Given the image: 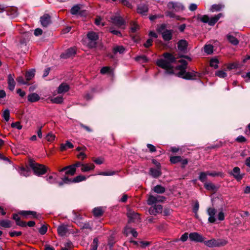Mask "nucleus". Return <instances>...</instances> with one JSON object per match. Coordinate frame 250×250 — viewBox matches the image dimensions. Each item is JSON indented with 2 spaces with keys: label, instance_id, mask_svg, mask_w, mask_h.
<instances>
[{
  "label": "nucleus",
  "instance_id": "f257e3e1",
  "mask_svg": "<svg viewBox=\"0 0 250 250\" xmlns=\"http://www.w3.org/2000/svg\"><path fill=\"white\" fill-rule=\"evenodd\" d=\"M179 62L181 63V65L177 66V68L180 70L178 73V76L187 80H194L200 77V74L195 71L188 72L186 71L187 62L184 60H180Z\"/></svg>",
  "mask_w": 250,
  "mask_h": 250
},
{
  "label": "nucleus",
  "instance_id": "f03ea898",
  "mask_svg": "<svg viewBox=\"0 0 250 250\" xmlns=\"http://www.w3.org/2000/svg\"><path fill=\"white\" fill-rule=\"evenodd\" d=\"M29 166L32 168L36 175H42L46 171L45 167L44 166L35 163L32 161H30Z\"/></svg>",
  "mask_w": 250,
  "mask_h": 250
},
{
  "label": "nucleus",
  "instance_id": "7ed1b4c3",
  "mask_svg": "<svg viewBox=\"0 0 250 250\" xmlns=\"http://www.w3.org/2000/svg\"><path fill=\"white\" fill-rule=\"evenodd\" d=\"M112 22L113 24L117 25L118 27L125 29V22L124 20L120 16H114L111 18Z\"/></svg>",
  "mask_w": 250,
  "mask_h": 250
},
{
  "label": "nucleus",
  "instance_id": "20e7f679",
  "mask_svg": "<svg viewBox=\"0 0 250 250\" xmlns=\"http://www.w3.org/2000/svg\"><path fill=\"white\" fill-rule=\"evenodd\" d=\"M88 40L90 41L88 45L90 47H94L95 46L96 41L98 38L97 34L94 32H89L87 35Z\"/></svg>",
  "mask_w": 250,
  "mask_h": 250
},
{
  "label": "nucleus",
  "instance_id": "39448f33",
  "mask_svg": "<svg viewBox=\"0 0 250 250\" xmlns=\"http://www.w3.org/2000/svg\"><path fill=\"white\" fill-rule=\"evenodd\" d=\"M157 64L159 67L167 71H170L172 69L171 64H169V62H168L165 59H161L158 60Z\"/></svg>",
  "mask_w": 250,
  "mask_h": 250
},
{
  "label": "nucleus",
  "instance_id": "423d86ee",
  "mask_svg": "<svg viewBox=\"0 0 250 250\" xmlns=\"http://www.w3.org/2000/svg\"><path fill=\"white\" fill-rule=\"evenodd\" d=\"M165 199V197L162 196L158 195L157 196H154L153 195H150L148 198L147 203L149 205H152L157 202H162Z\"/></svg>",
  "mask_w": 250,
  "mask_h": 250
},
{
  "label": "nucleus",
  "instance_id": "0eeeda50",
  "mask_svg": "<svg viewBox=\"0 0 250 250\" xmlns=\"http://www.w3.org/2000/svg\"><path fill=\"white\" fill-rule=\"evenodd\" d=\"M127 215L129 222H138L140 220L139 214L134 211L129 209L127 212Z\"/></svg>",
  "mask_w": 250,
  "mask_h": 250
},
{
  "label": "nucleus",
  "instance_id": "6e6552de",
  "mask_svg": "<svg viewBox=\"0 0 250 250\" xmlns=\"http://www.w3.org/2000/svg\"><path fill=\"white\" fill-rule=\"evenodd\" d=\"M153 163L155 164L154 161ZM157 168H151L149 170V174L154 178H157L161 175L160 169V164L159 163H156Z\"/></svg>",
  "mask_w": 250,
  "mask_h": 250
},
{
  "label": "nucleus",
  "instance_id": "1a4fd4ad",
  "mask_svg": "<svg viewBox=\"0 0 250 250\" xmlns=\"http://www.w3.org/2000/svg\"><path fill=\"white\" fill-rule=\"evenodd\" d=\"M189 238L191 241L198 242H204V238L197 232H192L189 234Z\"/></svg>",
  "mask_w": 250,
  "mask_h": 250
},
{
  "label": "nucleus",
  "instance_id": "9d476101",
  "mask_svg": "<svg viewBox=\"0 0 250 250\" xmlns=\"http://www.w3.org/2000/svg\"><path fill=\"white\" fill-rule=\"evenodd\" d=\"M15 76L14 74H9L7 76L8 88L10 91H13L16 85V82L14 80Z\"/></svg>",
  "mask_w": 250,
  "mask_h": 250
},
{
  "label": "nucleus",
  "instance_id": "9b49d317",
  "mask_svg": "<svg viewBox=\"0 0 250 250\" xmlns=\"http://www.w3.org/2000/svg\"><path fill=\"white\" fill-rule=\"evenodd\" d=\"M163 209L162 206L161 205H155L150 208L149 212L150 214L156 215L162 212Z\"/></svg>",
  "mask_w": 250,
  "mask_h": 250
},
{
  "label": "nucleus",
  "instance_id": "f8f14e48",
  "mask_svg": "<svg viewBox=\"0 0 250 250\" xmlns=\"http://www.w3.org/2000/svg\"><path fill=\"white\" fill-rule=\"evenodd\" d=\"M76 53V48L74 47H71L68 49L66 51L62 53L61 57L63 59H67L74 56Z\"/></svg>",
  "mask_w": 250,
  "mask_h": 250
},
{
  "label": "nucleus",
  "instance_id": "ddd939ff",
  "mask_svg": "<svg viewBox=\"0 0 250 250\" xmlns=\"http://www.w3.org/2000/svg\"><path fill=\"white\" fill-rule=\"evenodd\" d=\"M231 175L237 180L240 181L242 179L244 174L240 173V169L239 167H236L233 168L232 171L230 173Z\"/></svg>",
  "mask_w": 250,
  "mask_h": 250
},
{
  "label": "nucleus",
  "instance_id": "4468645a",
  "mask_svg": "<svg viewBox=\"0 0 250 250\" xmlns=\"http://www.w3.org/2000/svg\"><path fill=\"white\" fill-rule=\"evenodd\" d=\"M69 85L65 83H63L58 87L57 89V93L60 94L65 93L69 91Z\"/></svg>",
  "mask_w": 250,
  "mask_h": 250
},
{
  "label": "nucleus",
  "instance_id": "2eb2a0df",
  "mask_svg": "<svg viewBox=\"0 0 250 250\" xmlns=\"http://www.w3.org/2000/svg\"><path fill=\"white\" fill-rule=\"evenodd\" d=\"M167 7L169 9H174L176 11L182 10L184 9V6L180 3L169 2Z\"/></svg>",
  "mask_w": 250,
  "mask_h": 250
},
{
  "label": "nucleus",
  "instance_id": "dca6fc26",
  "mask_svg": "<svg viewBox=\"0 0 250 250\" xmlns=\"http://www.w3.org/2000/svg\"><path fill=\"white\" fill-rule=\"evenodd\" d=\"M208 214L209 216L208 221L210 223H214L216 220L215 217L216 210L214 208H208Z\"/></svg>",
  "mask_w": 250,
  "mask_h": 250
},
{
  "label": "nucleus",
  "instance_id": "f3484780",
  "mask_svg": "<svg viewBox=\"0 0 250 250\" xmlns=\"http://www.w3.org/2000/svg\"><path fill=\"white\" fill-rule=\"evenodd\" d=\"M40 21L44 27L47 26L51 23L50 17L48 15H44L41 18Z\"/></svg>",
  "mask_w": 250,
  "mask_h": 250
},
{
  "label": "nucleus",
  "instance_id": "a211bd4d",
  "mask_svg": "<svg viewBox=\"0 0 250 250\" xmlns=\"http://www.w3.org/2000/svg\"><path fill=\"white\" fill-rule=\"evenodd\" d=\"M58 234L61 236H64L67 232V228L64 225L59 226L57 228Z\"/></svg>",
  "mask_w": 250,
  "mask_h": 250
},
{
  "label": "nucleus",
  "instance_id": "6ab92c4d",
  "mask_svg": "<svg viewBox=\"0 0 250 250\" xmlns=\"http://www.w3.org/2000/svg\"><path fill=\"white\" fill-rule=\"evenodd\" d=\"M188 42L186 40H182L178 42V47L179 50L181 51H185L187 48Z\"/></svg>",
  "mask_w": 250,
  "mask_h": 250
},
{
  "label": "nucleus",
  "instance_id": "aec40b11",
  "mask_svg": "<svg viewBox=\"0 0 250 250\" xmlns=\"http://www.w3.org/2000/svg\"><path fill=\"white\" fill-rule=\"evenodd\" d=\"M204 244L209 248L217 247L216 239L214 238L204 241Z\"/></svg>",
  "mask_w": 250,
  "mask_h": 250
},
{
  "label": "nucleus",
  "instance_id": "412c9836",
  "mask_svg": "<svg viewBox=\"0 0 250 250\" xmlns=\"http://www.w3.org/2000/svg\"><path fill=\"white\" fill-rule=\"evenodd\" d=\"M163 56L166 61L169 62L170 64L176 61V58L170 53H165L164 54Z\"/></svg>",
  "mask_w": 250,
  "mask_h": 250
},
{
  "label": "nucleus",
  "instance_id": "4be33fe9",
  "mask_svg": "<svg viewBox=\"0 0 250 250\" xmlns=\"http://www.w3.org/2000/svg\"><path fill=\"white\" fill-rule=\"evenodd\" d=\"M95 166L93 164H85L82 165L81 170L83 172H87L94 169Z\"/></svg>",
  "mask_w": 250,
  "mask_h": 250
},
{
  "label": "nucleus",
  "instance_id": "5701e85b",
  "mask_svg": "<svg viewBox=\"0 0 250 250\" xmlns=\"http://www.w3.org/2000/svg\"><path fill=\"white\" fill-rule=\"evenodd\" d=\"M19 172L21 175L24 176L25 177L29 176L31 173V171L28 167H21L19 170Z\"/></svg>",
  "mask_w": 250,
  "mask_h": 250
},
{
  "label": "nucleus",
  "instance_id": "b1692460",
  "mask_svg": "<svg viewBox=\"0 0 250 250\" xmlns=\"http://www.w3.org/2000/svg\"><path fill=\"white\" fill-rule=\"evenodd\" d=\"M147 10V6L145 4H141L138 6L137 12L141 14L145 15Z\"/></svg>",
  "mask_w": 250,
  "mask_h": 250
},
{
  "label": "nucleus",
  "instance_id": "393cba45",
  "mask_svg": "<svg viewBox=\"0 0 250 250\" xmlns=\"http://www.w3.org/2000/svg\"><path fill=\"white\" fill-rule=\"evenodd\" d=\"M223 16L222 14L219 13L215 16L209 19L208 24L211 26L214 25L219 19Z\"/></svg>",
  "mask_w": 250,
  "mask_h": 250
},
{
  "label": "nucleus",
  "instance_id": "a878e982",
  "mask_svg": "<svg viewBox=\"0 0 250 250\" xmlns=\"http://www.w3.org/2000/svg\"><path fill=\"white\" fill-rule=\"evenodd\" d=\"M40 98V96L35 93H31L28 96V100L31 103L38 101Z\"/></svg>",
  "mask_w": 250,
  "mask_h": 250
},
{
  "label": "nucleus",
  "instance_id": "bb28decb",
  "mask_svg": "<svg viewBox=\"0 0 250 250\" xmlns=\"http://www.w3.org/2000/svg\"><path fill=\"white\" fill-rule=\"evenodd\" d=\"M8 12H7L8 15L11 16V18H14L18 15L17 9L16 7H8Z\"/></svg>",
  "mask_w": 250,
  "mask_h": 250
},
{
  "label": "nucleus",
  "instance_id": "cd10ccee",
  "mask_svg": "<svg viewBox=\"0 0 250 250\" xmlns=\"http://www.w3.org/2000/svg\"><path fill=\"white\" fill-rule=\"evenodd\" d=\"M162 36L165 41H169L171 39L172 32L170 30H166L162 33Z\"/></svg>",
  "mask_w": 250,
  "mask_h": 250
},
{
  "label": "nucleus",
  "instance_id": "c85d7f7f",
  "mask_svg": "<svg viewBox=\"0 0 250 250\" xmlns=\"http://www.w3.org/2000/svg\"><path fill=\"white\" fill-rule=\"evenodd\" d=\"M74 147L73 145L68 141H67L65 144H62L60 148L62 151L66 150L67 148H72Z\"/></svg>",
  "mask_w": 250,
  "mask_h": 250
},
{
  "label": "nucleus",
  "instance_id": "c756f323",
  "mask_svg": "<svg viewBox=\"0 0 250 250\" xmlns=\"http://www.w3.org/2000/svg\"><path fill=\"white\" fill-rule=\"evenodd\" d=\"M227 39L230 43L234 45H236L239 43V41L234 36L228 34L227 36Z\"/></svg>",
  "mask_w": 250,
  "mask_h": 250
},
{
  "label": "nucleus",
  "instance_id": "7c9ffc66",
  "mask_svg": "<svg viewBox=\"0 0 250 250\" xmlns=\"http://www.w3.org/2000/svg\"><path fill=\"white\" fill-rule=\"evenodd\" d=\"M153 190L157 193L161 194L165 192L166 189L165 188L162 186L157 185L154 187Z\"/></svg>",
  "mask_w": 250,
  "mask_h": 250
},
{
  "label": "nucleus",
  "instance_id": "2f4dec72",
  "mask_svg": "<svg viewBox=\"0 0 250 250\" xmlns=\"http://www.w3.org/2000/svg\"><path fill=\"white\" fill-rule=\"evenodd\" d=\"M35 72V70L34 69H32L26 73L25 77L27 81H30L34 77Z\"/></svg>",
  "mask_w": 250,
  "mask_h": 250
},
{
  "label": "nucleus",
  "instance_id": "473e14b6",
  "mask_svg": "<svg viewBox=\"0 0 250 250\" xmlns=\"http://www.w3.org/2000/svg\"><path fill=\"white\" fill-rule=\"evenodd\" d=\"M51 102L54 104H61L63 102V99L62 96H57L56 97L51 98Z\"/></svg>",
  "mask_w": 250,
  "mask_h": 250
},
{
  "label": "nucleus",
  "instance_id": "72a5a7b5",
  "mask_svg": "<svg viewBox=\"0 0 250 250\" xmlns=\"http://www.w3.org/2000/svg\"><path fill=\"white\" fill-rule=\"evenodd\" d=\"M217 247H220L225 246L228 244V241L225 239H216Z\"/></svg>",
  "mask_w": 250,
  "mask_h": 250
},
{
  "label": "nucleus",
  "instance_id": "f704fd0d",
  "mask_svg": "<svg viewBox=\"0 0 250 250\" xmlns=\"http://www.w3.org/2000/svg\"><path fill=\"white\" fill-rule=\"evenodd\" d=\"M13 218L14 220H15L16 221V223L18 225L21 226H25V223L20 221V218L18 214H14L13 216Z\"/></svg>",
  "mask_w": 250,
  "mask_h": 250
},
{
  "label": "nucleus",
  "instance_id": "c9c22d12",
  "mask_svg": "<svg viewBox=\"0 0 250 250\" xmlns=\"http://www.w3.org/2000/svg\"><path fill=\"white\" fill-rule=\"evenodd\" d=\"M93 213L95 216H100L102 215L103 211L101 207L95 208L93 210Z\"/></svg>",
  "mask_w": 250,
  "mask_h": 250
},
{
  "label": "nucleus",
  "instance_id": "e433bc0d",
  "mask_svg": "<svg viewBox=\"0 0 250 250\" xmlns=\"http://www.w3.org/2000/svg\"><path fill=\"white\" fill-rule=\"evenodd\" d=\"M204 49L207 54H211L213 52V46L211 44H207L204 46Z\"/></svg>",
  "mask_w": 250,
  "mask_h": 250
},
{
  "label": "nucleus",
  "instance_id": "4c0bfd02",
  "mask_svg": "<svg viewBox=\"0 0 250 250\" xmlns=\"http://www.w3.org/2000/svg\"><path fill=\"white\" fill-rule=\"evenodd\" d=\"M68 168L65 172V174L67 175H74L76 172V169H74V167L72 165L68 166Z\"/></svg>",
  "mask_w": 250,
  "mask_h": 250
},
{
  "label": "nucleus",
  "instance_id": "58836bf2",
  "mask_svg": "<svg viewBox=\"0 0 250 250\" xmlns=\"http://www.w3.org/2000/svg\"><path fill=\"white\" fill-rule=\"evenodd\" d=\"M0 226L8 228L11 227L10 221L8 220H2L0 221Z\"/></svg>",
  "mask_w": 250,
  "mask_h": 250
},
{
  "label": "nucleus",
  "instance_id": "ea45409f",
  "mask_svg": "<svg viewBox=\"0 0 250 250\" xmlns=\"http://www.w3.org/2000/svg\"><path fill=\"white\" fill-rule=\"evenodd\" d=\"M125 49L123 46H117L113 49L114 53H119L122 54L125 52Z\"/></svg>",
  "mask_w": 250,
  "mask_h": 250
},
{
  "label": "nucleus",
  "instance_id": "a19ab883",
  "mask_svg": "<svg viewBox=\"0 0 250 250\" xmlns=\"http://www.w3.org/2000/svg\"><path fill=\"white\" fill-rule=\"evenodd\" d=\"M182 160V157L179 156H172L170 158V161L172 164H176L177 163L181 162Z\"/></svg>",
  "mask_w": 250,
  "mask_h": 250
},
{
  "label": "nucleus",
  "instance_id": "79ce46f5",
  "mask_svg": "<svg viewBox=\"0 0 250 250\" xmlns=\"http://www.w3.org/2000/svg\"><path fill=\"white\" fill-rule=\"evenodd\" d=\"M86 179V177L83 175H79L75 178L72 179V182L73 183H78Z\"/></svg>",
  "mask_w": 250,
  "mask_h": 250
},
{
  "label": "nucleus",
  "instance_id": "37998d69",
  "mask_svg": "<svg viewBox=\"0 0 250 250\" xmlns=\"http://www.w3.org/2000/svg\"><path fill=\"white\" fill-rule=\"evenodd\" d=\"M222 7L223 6L220 4H214L211 6L210 9V11L212 12L218 11L220 10Z\"/></svg>",
  "mask_w": 250,
  "mask_h": 250
},
{
  "label": "nucleus",
  "instance_id": "c03bdc74",
  "mask_svg": "<svg viewBox=\"0 0 250 250\" xmlns=\"http://www.w3.org/2000/svg\"><path fill=\"white\" fill-rule=\"evenodd\" d=\"M20 214L24 216H27L29 215H32L34 216H35V217L38 218V216H35V215L36 214V212H34V211H21Z\"/></svg>",
  "mask_w": 250,
  "mask_h": 250
},
{
  "label": "nucleus",
  "instance_id": "a18cd8bd",
  "mask_svg": "<svg viewBox=\"0 0 250 250\" xmlns=\"http://www.w3.org/2000/svg\"><path fill=\"white\" fill-rule=\"evenodd\" d=\"M130 25V30L132 33H135L139 28V25L134 22H131Z\"/></svg>",
  "mask_w": 250,
  "mask_h": 250
},
{
  "label": "nucleus",
  "instance_id": "49530a36",
  "mask_svg": "<svg viewBox=\"0 0 250 250\" xmlns=\"http://www.w3.org/2000/svg\"><path fill=\"white\" fill-rule=\"evenodd\" d=\"M98 240L97 238L93 239L92 244L91 245L90 250H97Z\"/></svg>",
  "mask_w": 250,
  "mask_h": 250
},
{
  "label": "nucleus",
  "instance_id": "de8ad7c7",
  "mask_svg": "<svg viewBox=\"0 0 250 250\" xmlns=\"http://www.w3.org/2000/svg\"><path fill=\"white\" fill-rule=\"evenodd\" d=\"M45 139L48 142H52L55 139V135L53 133L49 132L46 135Z\"/></svg>",
  "mask_w": 250,
  "mask_h": 250
},
{
  "label": "nucleus",
  "instance_id": "09e8293b",
  "mask_svg": "<svg viewBox=\"0 0 250 250\" xmlns=\"http://www.w3.org/2000/svg\"><path fill=\"white\" fill-rule=\"evenodd\" d=\"M209 17L207 15H204L203 16H198V19L200 20L204 23H208L209 22Z\"/></svg>",
  "mask_w": 250,
  "mask_h": 250
},
{
  "label": "nucleus",
  "instance_id": "8fccbe9b",
  "mask_svg": "<svg viewBox=\"0 0 250 250\" xmlns=\"http://www.w3.org/2000/svg\"><path fill=\"white\" fill-rule=\"evenodd\" d=\"M208 174L206 172H201L199 177V180L203 183L207 180Z\"/></svg>",
  "mask_w": 250,
  "mask_h": 250
},
{
  "label": "nucleus",
  "instance_id": "3c124183",
  "mask_svg": "<svg viewBox=\"0 0 250 250\" xmlns=\"http://www.w3.org/2000/svg\"><path fill=\"white\" fill-rule=\"evenodd\" d=\"M218 60L217 59H212L210 61V65L214 68L218 67Z\"/></svg>",
  "mask_w": 250,
  "mask_h": 250
},
{
  "label": "nucleus",
  "instance_id": "603ef678",
  "mask_svg": "<svg viewBox=\"0 0 250 250\" xmlns=\"http://www.w3.org/2000/svg\"><path fill=\"white\" fill-rule=\"evenodd\" d=\"M204 186L205 188L209 190H213L215 188V186L211 183H206Z\"/></svg>",
  "mask_w": 250,
  "mask_h": 250
},
{
  "label": "nucleus",
  "instance_id": "864d4df0",
  "mask_svg": "<svg viewBox=\"0 0 250 250\" xmlns=\"http://www.w3.org/2000/svg\"><path fill=\"white\" fill-rule=\"evenodd\" d=\"M215 75L221 78H224L227 76V73L223 70H219L217 71L215 73Z\"/></svg>",
  "mask_w": 250,
  "mask_h": 250
},
{
  "label": "nucleus",
  "instance_id": "5fc2aeb1",
  "mask_svg": "<svg viewBox=\"0 0 250 250\" xmlns=\"http://www.w3.org/2000/svg\"><path fill=\"white\" fill-rule=\"evenodd\" d=\"M80 9V7L78 5L74 6L71 9L72 14H77Z\"/></svg>",
  "mask_w": 250,
  "mask_h": 250
},
{
  "label": "nucleus",
  "instance_id": "6e6d98bb",
  "mask_svg": "<svg viewBox=\"0 0 250 250\" xmlns=\"http://www.w3.org/2000/svg\"><path fill=\"white\" fill-rule=\"evenodd\" d=\"M109 31L111 33H112V34H113L114 35H116L120 36V37L122 36L121 33L118 30L114 29V27H111L109 28Z\"/></svg>",
  "mask_w": 250,
  "mask_h": 250
},
{
  "label": "nucleus",
  "instance_id": "4d7b16f0",
  "mask_svg": "<svg viewBox=\"0 0 250 250\" xmlns=\"http://www.w3.org/2000/svg\"><path fill=\"white\" fill-rule=\"evenodd\" d=\"M115 174V171H105V172H100L98 173V175H104V176H111Z\"/></svg>",
  "mask_w": 250,
  "mask_h": 250
},
{
  "label": "nucleus",
  "instance_id": "13d9d810",
  "mask_svg": "<svg viewBox=\"0 0 250 250\" xmlns=\"http://www.w3.org/2000/svg\"><path fill=\"white\" fill-rule=\"evenodd\" d=\"M10 113L8 109H6L3 113V117L6 121H8L9 119Z\"/></svg>",
  "mask_w": 250,
  "mask_h": 250
},
{
  "label": "nucleus",
  "instance_id": "bf43d9fd",
  "mask_svg": "<svg viewBox=\"0 0 250 250\" xmlns=\"http://www.w3.org/2000/svg\"><path fill=\"white\" fill-rule=\"evenodd\" d=\"M17 82H18L20 84H28V83L27 82H26L24 80V79L21 76H20V77H18L17 78Z\"/></svg>",
  "mask_w": 250,
  "mask_h": 250
},
{
  "label": "nucleus",
  "instance_id": "052dcab7",
  "mask_svg": "<svg viewBox=\"0 0 250 250\" xmlns=\"http://www.w3.org/2000/svg\"><path fill=\"white\" fill-rule=\"evenodd\" d=\"M166 16H167L170 18H175L178 20H180L179 16H176L175 14H174L173 13H172L171 12H167L166 13Z\"/></svg>",
  "mask_w": 250,
  "mask_h": 250
},
{
  "label": "nucleus",
  "instance_id": "680f3d73",
  "mask_svg": "<svg viewBox=\"0 0 250 250\" xmlns=\"http://www.w3.org/2000/svg\"><path fill=\"white\" fill-rule=\"evenodd\" d=\"M115 235L114 234H112L110 236L108 240V244L110 246H112L115 243Z\"/></svg>",
  "mask_w": 250,
  "mask_h": 250
},
{
  "label": "nucleus",
  "instance_id": "e2e57ef3",
  "mask_svg": "<svg viewBox=\"0 0 250 250\" xmlns=\"http://www.w3.org/2000/svg\"><path fill=\"white\" fill-rule=\"evenodd\" d=\"M199 205L198 202H196L193 207V211L195 213V215L197 217V211L199 209Z\"/></svg>",
  "mask_w": 250,
  "mask_h": 250
},
{
  "label": "nucleus",
  "instance_id": "0e129e2a",
  "mask_svg": "<svg viewBox=\"0 0 250 250\" xmlns=\"http://www.w3.org/2000/svg\"><path fill=\"white\" fill-rule=\"evenodd\" d=\"M132 228H130V227H126L125 229V230H124V233L126 235V236H128L130 234V233L131 232V231H132Z\"/></svg>",
  "mask_w": 250,
  "mask_h": 250
},
{
  "label": "nucleus",
  "instance_id": "69168bd1",
  "mask_svg": "<svg viewBox=\"0 0 250 250\" xmlns=\"http://www.w3.org/2000/svg\"><path fill=\"white\" fill-rule=\"evenodd\" d=\"M46 231H47V227L45 226H42L39 229V232L42 235L44 234L46 232Z\"/></svg>",
  "mask_w": 250,
  "mask_h": 250
},
{
  "label": "nucleus",
  "instance_id": "338daca9",
  "mask_svg": "<svg viewBox=\"0 0 250 250\" xmlns=\"http://www.w3.org/2000/svg\"><path fill=\"white\" fill-rule=\"evenodd\" d=\"M217 217L219 220L223 221L225 219V215L224 212L222 211H220L217 215Z\"/></svg>",
  "mask_w": 250,
  "mask_h": 250
},
{
  "label": "nucleus",
  "instance_id": "774afa93",
  "mask_svg": "<svg viewBox=\"0 0 250 250\" xmlns=\"http://www.w3.org/2000/svg\"><path fill=\"white\" fill-rule=\"evenodd\" d=\"M188 233L187 232H185L184 234H183L181 237L180 238V240H181L182 242H185L188 240Z\"/></svg>",
  "mask_w": 250,
  "mask_h": 250
}]
</instances>
